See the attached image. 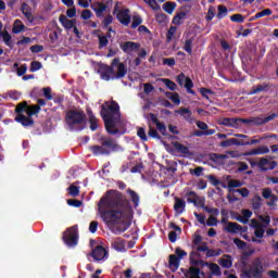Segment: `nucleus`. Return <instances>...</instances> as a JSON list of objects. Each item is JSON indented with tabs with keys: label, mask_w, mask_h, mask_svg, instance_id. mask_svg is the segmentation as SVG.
<instances>
[{
	"label": "nucleus",
	"mask_w": 278,
	"mask_h": 278,
	"mask_svg": "<svg viewBox=\"0 0 278 278\" xmlns=\"http://www.w3.org/2000/svg\"><path fill=\"white\" fill-rule=\"evenodd\" d=\"M122 51L124 53H127L130 55V53H134V51H139L140 50V43L135 42V41H125L124 43L121 45Z\"/></svg>",
	"instance_id": "dca6fc26"
},
{
	"label": "nucleus",
	"mask_w": 278,
	"mask_h": 278,
	"mask_svg": "<svg viewBox=\"0 0 278 278\" xmlns=\"http://www.w3.org/2000/svg\"><path fill=\"white\" fill-rule=\"evenodd\" d=\"M217 10H218V13H217V18H225V16H227L228 14V10H227V7L223 5V4H219L217 7Z\"/></svg>",
	"instance_id": "ea45409f"
},
{
	"label": "nucleus",
	"mask_w": 278,
	"mask_h": 278,
	"mask_svg": "<svg viewBox=\"0 0 278 278\" xmlns=\"http://www.w3.org/2000/svg\"><path fill=\"white\" fill-rule=\"evenodd\" d=\"M194 256H199V253L197 252H191L190 254V264L191 266H210L207 262H204L203 260H197Z\"/></svg>",
	"instance_id": "cd10ccee"
},
{
	"label": "nucleus",
	"mask_w": 278,
	"mask_h": 278,
	"mask_svg": "<svg viewBox=\"0 0 278 278\" xmlns=\"http://www.w3.org/2000/svg\"><path fill=\"white\" fill-rule=\"evenodd\" d=\"M99 39V49H103L106 45L110 43L108 36H98Z\"/></svg>",
	"instance_id": "3c124183"
},
{
	"label": "nucleus",
	"mask_w": 278,
	"mask_h": 278,
	"mask_svg": "<svg viewBox=\"0 0 278 278\" xmlns=\"http://www.w3.org/2000/svg\"><path fill=\"white\" fill-rule=\"evenodd\" d=\"M26 114L29 117L36 116V114H40V105H37V104L29 105L28 104V106L26 109Z\"/></svg>",
	"instance_id": "72a5a7b5"
},
{
	"label": "nucleus",
	"mask_w": 278,
	"mask_h": 278,
	"mask_svg": "<svg viewBox=\"0 0 278 278\" xmlns=\"http://www.w3.org/2000/svg\"><path fill=\"white\" fill-rule=\"evenodd\" d=\"M175 270H177L179 268V260H184V257H186V255H188L187 251L181 250L180 248H176L175 250Z\"/></svg>",
	"instance_id": "c85d7f7f"
},
{
	"label": "nucleus",
	"mask_w": 278,
	"mask_h": 278,
	"mask_svg": "<svg viewBox=\"0 0 278 278\" xmlns=\"http://www.w3.org/2000/svg\"><path fill=\"white\" fill-rule=\"evenodd\" d=\"M191 203L194 207H202V210H205V197L198 195L195 200H191Z\"/></svg>",
	"instance_id": "e433bc0d"
},
{
	"label": "nucleus",
	"mask_w": 278,
	"mask_h": 278,
	"mask_svg": "<svg viewBox=\"0 0 278 278\" xmlns=\"http://www.w3.org/2000/svg\"><path fill=\"white\" fill-rule=\"evenodd\" d=\"M222 268H231L233 266V262L231 261V255H226V258H222L219 261Z\"/></svg>",
	"instance_id": "4c0bfd02"
},
{
	"label": "nucleus",
	"mask_w": 278,
	"mask_h": 278,
	"mask_svg": "<svg viewBox=\"0 0 278 278\" xmlns=\"http://www.w3.org/2000/svg\"><path fill=\"white\" fill-rule=\"evenodd\" d=\"M129 9H123L117 12L116 18L119 21L121 25L124 27H128L129 23H131V15H129Z\"/></svg>",
	"instance_id": "f8f14e48"
},
{
	"label": "nucleus",
	"mask_w": 278,
	"mask_h": 278,
	"mask_svg": "<svg viewBox=\"0 0 278 278\" xmlns=\"http://www.w3.org/2000/svg\"><path fill=\"white\" fill-rule=\"evenodd\" d=\"M175 151L177 153H181L182 155H185V157H190V155H192V152H190V148L179 143V142H175Z\"/></svg>",
	"instance_id": "393cba45"
},
{
	"label": "nucleus",
	"mask_w": 278,
	"mask_h": 278,
	"mask_svg": "<svg viewBox=\"0 0 278 278\" xmlns=\"http://www.w3.org/2000/svg\"><path fill=\"white\" fill-rule=\"evenodd\" d=\"M126 192H127V194L130 195L134 206L138 207V205H140V195H138V193L131 189H127Z\"/></svg>",
	"instance_id": "f704fd0d"
},
{
	"label": "nucleus",
	"mask_w": 278,
	"mask_h": 278,
	"mask_svg": "<svg viewBox=\"0 0 278 278\" xmlns=\"http://www.w3.org/2000/svg\"><path fill=\"white\" fill-rule=\"evenodd\" d=\"M101 117L104 122V127L108 134L116 136L118 134V128H116V123H121V106L118 102L112 101L105 102L101 105Z\"/></svg>",
	"instance_id": "f03ea898"
},
{
	"label": "nucleus",
	"mask_w": 278,
	"mask_h": 278,
	"mask_svg": "<svg viewBox=\"0 0 278 278\" xmlns=\"http://www.w3.org/2000/svg\"><path fill=\"white\" fill-rule=\"evenodd\" d=\"M113 249H115V251H125V241L121 239H116L113 242Z\"/></svg>",
	"instance_id": "a19ab883"
},
{
	"label": "nucleus",
	"mask_w": 278,
	"mask_h": 278,
	"mask_svg": "<svg viewBox=\"0 0 278 278\" xmlns=\"http://www.w3.org/2000/svg\"><path fill=\"white\" fill-rule=\"evenodd\" d=\"M203 210L204 212H207V214H212L213 216H218V214H220V211L218 208L205 206Z\"/></svg>",
	"instance_id": "bf43d9fd"
},
{
	"label": "nucleus",
	"mask_w": 278,
	"mask_h": 278,
	"mask_svg": "<svg viewBox=\"0 0 278 278\" xmlns=\"http://www.w3.org/2000/svg\"><path fill=\"white\" fill-rule=\"evenodd\" d=\"M22 14L27 18L28 23H34V14H31V7L26 2L22 3Z\"/></svg>",
	"instance_id": "5701e85b"
},
{
	"label": "nucleus",
	"mask_w": 278,
	"mask_h": 278,
	"mask_svg": "<svg viewBox=\"0 0 278 278\" xmlns=\"http://www.w3.org/2000/svg\"><path fill=\"white\" fill-rule=\"evenodd\" d=\"M232 23H244V15L237 13L230 16Z\"/></svg>",
	"instance_id": "de8ad7c7"
},
{
	"label": "nucleus",
	"mask_w": 278,
	"mask_h": 278,
	"mask_svg": "<svg viewBox=\"0 0 278 278\" xmlns=\"http://www.w3.org/2000/svg\"><path fill=\"white\" fill-rule=\"evenodd\" d=\"M42 91H43V97H46L47 101H51V99H53L50 87L43 88Z\"/></svg>",
	"instance_id": "338daca9"
},
{
	"label": "nucleus",
	"mask_w": 278,
	"mask_h": 278,
	"mask_svg": "<svg viewBox=\"0 0 278 278\" xmlns=\"http://www.w3.org/2000/svg\"><path fill=\"white\" fill-rule=\"evenodd\" d=\"M99 73L101 75V79L104 81H110L112 79V76L114 75V66L106 65V64H101Z\"/></svg>",
	"instance_id": "9d476101"
},
{
	"label": "nucleus",
	"mask_w": 278,
	"mask_h": 278,
	"mask_svg": "<svg viewBox=\"0 0 278 278\" xmlns=\"http://www.w3.org/2000/svg\"><path fill=\"white\" fill-rule=\"evenodd\" d=\"M262 194L264 199H271V197H275L271 188H264Z\"/></svg>",
	"instance_id": "13d9d810"
},
{
	"label": "nucleus",
	"mask_w": 278,
	"mask_h": 278,
	"mask_svg": "<svg viewBox=\"0 0 278 278\" xmlns=\"http://www.w3.org/2000/svg\"><path fill=\"white\" fill-rule=\"evenodd\" d=\"M191 10H192V7L190 5H184L182 8H180L175 15V25L176 26L184 25Z\"/></svg>",
	"instance_id": "6e6552de"
},
{
	"label": "nucleus",
	"mask_w": 278,
	"mask_h": 278,
	"mask_svg": "<svg viewBox=\"0 0 278 278\" xmlns=\"http://www.w3.org/2000/svg\"><path fill=\"white\" fill-rule=\"evenodd\" d=\"M257 166L262 173H266V170H275V168H277V163L275 161H269L266 157H262L257 163Z\"/></svg>",
	"instance_id": "9b49d317"
},
{
	"label": "nucleus",
	"mask_w": 278,
	"mask_h": 278,
	"mask_svg": "<svg viewBox=\"0 0 278 278\" xmlns=\"http://www.w3.org/2000/svg\"><path fill=\"white\" fill-rule=\"evenodd\" d=\"M223 250L218 249V250H214V249H210L206 250V257H218V255H220V252Z\"/></svg>",
	"instance_id": "8fccbe9b"
},
{
	"label": "nucleus",
	"mask_w": 278,
	"mask_h": 278,
	"mask_svg": "<svg viewBox=\"0 0 278 278\" xmlns=\"http://www.w3.org/2000/svg\"><path fill=\"white\" fill-rule=\"evenodd\" d=\"M186 210V201L175 198V212L176 214H182Z\"/></svg>",
	"instance_id": "c756f323"
},
{
	"label": "nucleus",
	"mask_w": 278,
	"mask_h": 278,
	"mask_svg": "<svg viewBox=\"0 0 278 278\" xmlns=\"http://www.w3.org/2000/svg\"><path fill=\"white\" fill-rule=\"evenodd\" d=\"M266 153H270V149H268V147L263 146V147H258L256 149L250 150L248 152H245L247 156H251V155H266Z\"/></svg>",
	"instance_id": "4be33fe9"
},
{
	"label": "nucleus",
	"mask_w": 278,
	"mask_h": 278,
	"mask_svg": "<svg viewBox=\"0 0 278 278\" xmlns=\"http://www.w3.org/2000/svg\"><path fill=\"white\" fill-rule=\"evenodd\" d=\"M242 275L247 278H263L264 277V264L261 257L254 258L249 268L242 270Z\"/></svg>",
	"instance_id": "39448f33"
},
{
	"label": "nucleus",
	"mask_w": 278,
	"mask_h": 278,
	"mask_svg": "<svg viewBox=\"0 0 278 278\" xmlns=\"http://www.w3.org/2000/svg\"><path fill=\"white\" fill-rule=\"evenodd\" d=\"M68 194L71 197H79V187L75 186V185H71L68 188Z\"/></svg>",
	"instance_id": "49530a36"
},
{
	"label": "nucleus",
	"mask_w": 278,
	"mask_h": 278,
	"mask_svg": "<svg viewBox=\"0 0 278 278\" xmlns=\"http://www.w3.org/2000/svg\"><path fill=\"white\" fill-rule=\"evenodd\" d=\"M83 204L84 202H81V200H76V199L67 200V205H70L71 207H81Z\"/></svg>",
	"instance_id": "09e8293b"
},
{
	"label": "nucleus",
	"mask_w": 278,
	"mask_h": 278,
	"mask_svg": "<svg viewBox=\"0 0 278 278\" xmlns=\"http://www.w3.org/2000/svg\"><path fill=\"white\" fill-rule=\"evenodd\" d=\"M112 66H117V72H114V75L112 76V79H123L125 75H127V67L125 66V63H121V59L115 58L112 61Z\"/></svg>",
	"instance_id": "1a4fd4ad"
},
{
	"label": "nucleus",
	"mask_w": 278,
	"mask_h": 278,
	"mask_svg": "<svg viewBox=\"0 0 278 278\" xmlns=\"http://www.w3.org/2000/svg\"><path fill=\"white\" fill-rule=\"evenodd\" d=\"M79 236L74 228H68L63 235V242H65L66 247H77V240Z\"/></svg>",
	"instance_id": "0eeeda50"
},
{
	"label": "nucleus",
	"mask_w": 278,
	"mask_h": 278,
	"mask_svg": "<svg viewBox=\"0 0 278 278\" xmlns=\"http://www.w3.org/2000/svg\"><path fill=\"white\" fill-rule=\"evenodd\" d=\"M233 242H235L236 247H238V249H247V243L242 239L235 238Z\"/></svg>",
	"instance_id": "e2e57ef3"
},
{
	"label": "nucleus",
	"mask_w": 278,
	"mask_h": 278,
	"mask_svg": "<svg viewBox=\"0 0 278 278\" xmlns=\"http://www.w3.org/2000/svg\"><path fill=\"white\" fill-rule=\"evenodd\" d=\"M106 194L98 203L100 217L113 233H125L130 226L125 220L134 214V207L127 197L118 190H109Z\"/></svg>",
	"instance_id": "f257e3e1"
},
{
	"label": "nucleus",
	"mask_w": 278,
	"mask_h": 278,
	"mask_svg": "<svg viewBox=\"0 0 278 278\" xmlns=\"http://www.w3.org/2000/svg\"><path fill=\"white\" fill-rule=\"evenodd\" d=\"M137 136L143 141L147 142V140H149V137H147V131L144 130V128L140 127L137 131Z\"/></svg>",
	"instance_id": "5fc2aeb1"
},
{
	"label": "nucleus",
	"mask_w": 278,
	"mask_h": 278,
	"mask_svg": "<svg viewBox=\"0 0 278 278\" xmlns=\"http://www.w3.org/2000/svg\"><path fill=\"white\" fill-rule=\"evenodd\" d=\"M91 257H93L96 262H101L108 257V250L102 245H97L91 252Z\"/></svg>",
	"instance_id": "4468645a"
},
{
	"label": "nucleus",
	"mask_w": 278,
	"mask_h": 278,
	"mask_svg": "<svg viewBox=\"0 0 278 278\" xmlns=\"http://www.w3.org/2000/svg\"><path fill=\"white\" fill-rule=\"evenodd\" d=\"M162 81L169 90H175V84L170 79L163 78Z\"/></svg>",
	"instance_id": "774afa93"
},
{
	"label": "nucleus",
	"mask_w": 278,
	"mask_h": 278,
	"mask_svg": "<svg viewBox=\"0 0 278 278\" xmlns=\"http://www.w3.org/2000/svg\"><path fill=\"white\" fill-rule=\"evenodd\" d=\"M225 231L228 233H238V231L244 233L247 231V227H242L238 223L228 222V225L225 227Z\"/></svg>",
	"instance_id": "a211bd4d"
},
{
	"label": "nucleus",
	"mask_w": 278,
	"mask_h": 278,
	"mask_svg": "<svg viewBox=\"0 0 278 278\" xmlns=\"http://www.w3.org/2000/svg\"><path fill=\"white\" fill-rule=\"evenodd\" d=\"M0 38H3V42L10 49H14V45L12 43V35L8 31L0 33Z\"/></svg>",
	"instance_id": "2f4dec72"
},
{
	"label": "nucleus",
	"mask_w": 278,
	"mask_h": 278,
	"mask_svg": "<svg viewBox=\"0 0 278 278\" xmlns=\"http://www.w3.org/2000/svg\"><path fill=\"white\" fill-rule=\"evenodd\" d=\"M219 125H224V127H233L235 129H238V118L224 117L219 121Z\"/></svg>",
	"instance_id": "a878e982"
},
{
	"label": "nucleus",
	"mask_w": 278,
	"mask_h": 278,
	"mask_svg": "<svg viewBox=\"0 0 278 278\" xmlns=\"http://www.w3.org/2000/svg\"><path fill=\"white\" fill-rule=\"evenodd\" d=\"M142 168H144V165L142 163H138L131 167L130 173H142Z\"/></svg>",
	"instance_id": "0e129e2a"
},
{
	"label": "nucleus",
	"mask_w": 278,
	"mask_h": 278,
	"mask_svg": "<svg viewBox=\"0 0 278 278\" xmlns=\"http://www.w3.org/2000/svg\"><path fill=\"white\" fill-rule=\"evenodd\" d=\"M273 88V84L270 83H263L255 85L251 88L249 94H258V92H268Z\"/></svg>",
	"instance_id": "f3484780"
},
{
	"label": "nucleus",
	"mask_w": 278,
	"mask_h": 278,
	"mask_svg": "<svg viewBox=\"0 0 278 278\" xmlns=\"http://www.w3.org/2000/svg\"><path fill=\"white\" fill-rule=\"evenodd\" d=\"M277 118V114L273 113L267 117H252V125H266V123H270V121H275Z\"/></svg>",
	"instance_id": "412c9836"
},
{
	"label": "nucleus",
	"mask_w": 278,
	"mask_h": 278,
	"mask_svg": "<svg viewBox=\"0 0 278 278\" xmlns=\"http://www.w3.org/2000/svg\"><path fill=\"white\" fill-rule=\"evenodd\" d=\"M59 22L64 27V29H67V30L73 29L77 25V20L76 18L68 20L66 17V15H64V14H61L59 16Z\"/></svg>",
	"instance_id": "6ab92c4d"
},
{
	"label": "nucleus",
	"mask_w": 278,
	"mask_h": 278,
	"mask_svg": "<svg viewBox=\"0 0 278 278\" xmlns=\"http://www.w3.org/2000/svg\"><path fill=\"white\" fill-rule=\"evenodd\" d=\"M149 121H151L152 125L156 126V129L162 134V136H166V125L164 123H161L160 119L157 118V115L154 113H149L148 114Z\"/></svg>",
	"instance_id": "ddd939ff"
},
{
	"label": "nucleus",
	"mask_w": 278,
	"mask_h": 278,
	"mask_svg": "<svg viewBox=\"0 0 278 278\" xmlns=\"http://www.w3.org/2000/svg\"><path fill=\"white\" fill-rule=\"evenodd\" d=\"M163 10L167 13V14H173V12H175V2H166L163 5Z\"/></svg>",
	"instance_id": "a18cd8bd"
},
{
	"label": "nucleus",
	"mask_w": 278,
	"mask_h": 278,
	"mask_svg": "<svg viewBox=\"0 0 278 278\" xmlns=\"http://www.w3.org/2000/svg\"><path fill=\"white\" fill-rule=\"evenodd\" d=\"M251 223L254 225V227L256 228L254 231V236L256 238H264V228H262V224H260L256 219H252Z\"/></svg>",
	"instance_id": "7c9ffc66"
},
{
	"label": "nucleus",
	"mask_w": 278,
	"mask_h": 278,
	"mask_svg": "<svg viewBox=\"0 0 278 278\" xmlns=\"http://www.w3.org/2000/svg\"><path fill=\"white\" fill-rule=\"evenodd\" d=\"M168 268L172 273H175V254L169 255Z\"/></svg>",
	"instance_id": "69168bd1"
},
{
	"label": "nucleus",
	"mask_w": 278,
	"mask_h": 278,
	"mask_svg": "<svg viewBox=\"0 0 278 278\" xmlns=\"http://www.w3.org/2000/svg\"><path fill=\"white\" fill-rule=\"evenodd\" d=\"M42 68V63L38 61H33L30 63V73H36V71H40Z\"/></svg>",
	"instance_id": "864d4df0"
},
{
	"label": "nucleus",
	"mask_w": 278,
	"mask_h": 278,
	"mask_svg": "<svg viewBox=\"0 0 278 278\" xmlns=\"http://www.w3.org/2000/svg\"><path fill=\"white\" fill-rule=\"evenodd\" d=\"M142 25V17L140 15H134L132 16V23H131V28L136 29L137 27H140Z\"/></svg>",
	"instance_id": "79ce46f5"
},
{
	"label": "nucleus",
	"mask_w": 278,
	"mask_h": 278,
	"mask_svg": "<svg viewBox=\"0 0 278 278\" xmlns=\"http://www.w3.org/2000/svg\"><path fill=\"white\" fill-rule=\"evenodd\" d=\"M177 84H179L181 87L186 88L188 94H197L192 88H194V83H192V79L190 77H186V74L180 73L176 77Z\"/></svg>",
	"instance_id": "423d86ee"
},
{
	"label": "nucleus",
	"mask_w": 278,
	"mask_h": 278,
	"mask_svg": "<svg viewBox=\"0 0 278 278\" xmlns=\"http://www.w3.org/2000/svg\"><path fill=\"white\" fill-rule=\"evenodd\" d=\"M216 134L215 129H208V130H194L192 136H195L197 138H201L203 136H214Z\"/></svg>",
	"instance_id": "c9c22d12"
},
{
	"label": "nucleus",
	"mask_w": 278,
	"mask_h": 278,
	"mask_svg": "<svg viewBox=\"0 0 278 278\" xmlns=\"http://www.w3.org/2000/svg\"><path fill=\"white\" fill-rule=\"evenodd\" d=\"M100 146H91L90 151L94 155H110L112 153H116L118 151H123V148L115 139L111 137H101Z\"/></svg>",
	"instance_id": "20e7f679"
},
{
	"label": "nucleus",
	"mask_w": 278,
	"mask_h": 278,
	"mask_svg": "<svg viewBox=\"0 0 278 278\" xmlns=\"http://www.w3.org/2000/svg\"><path fill=\"white\" fill-rule=\"evenodd\" d=\"M175 36V26H170L166 34V42H170Z\"/></svg>",
	"instance_id": "680f3d73"
},
{
	"label": "nucleus",
	"mask_w": 278,
	"mask_h": 278,
	"mask_svg": "<svg viewBox=\"0 0 278 278\" xmlns=\"http://www.w3.org/2000/svg\"><path fill=\"white\" fill-rule=\"evenodd\" d=\"M27 108H28V104L27 102H22L20 104H17V106L15 108V112L18 116V114H23V112H27Z\"/></svg>",
	"instance_id": "c03bdc74"
},
{
	"label": "nucleus",
	"mask_w": 278,
	"mask_h": 278,
	"mask_svg": "<svg viewBox=\"0 0 278 278\" xmlns=\"http://www.w3.org/2000/svg\"><path fill=\"white\" fill-rule=\"evenodd\" d=\"M271 14H273V10L264 9L263 11L256 13V17L264 18V16H270Z\"/></svg>",
	"instance_id": "6e6d98bb"
},
{
	"label": "nucleus",
	"mask_w": 278,
	"mask_h": 278,
	"mask_svg": "<svg viewBox=\"0 0 278 278\" xmlns=\"http://www.w3.org/2000/svg\"><path fill=\"white\" fill-rule=\"evenodd\" d=\"M16 123H21V125H23V127H33L34 125V118L28 116H25L23 114H18L15 117Z\"/></svg>",
	"instance_id": "aec40b11"
},
{
	"label": "nucleus",
	"mask_w": 278,
	"mask_h": 278,
	"mask_svg": "<svg viewBox=\"0 0 278 278\" xmlns=\"http://www.w3.org/2000/svg\"><path fill=\"white\" fill-rule=\"evenodd\" d=\"M176 114H179L189 125H194L197 119L192 117V111L190 109L180 108L179 110L175 111Z\"/></svg>",
	"instance_id": "2eb2a0df"
},
{
	"label": "nucleus",
	"mask_w": 278,
	"mask_h": 278,
	"mask_svg": "<svg viewBox=\"0 0 278 278\" xmlns=\"http://www.w3.org/2000/svg\"><path fill=\"white\" fill-rule=\"evenodd\" d=\"M21 31H25V24H23V21L21 20H15L13 23L12 33L21 34Z\"/></svg>",
	"instance_id": "473e14b6"
},
{
	"label": "nucleus",
	"mask_w": 278,
	"mask_h": 278,
	"mask_svg": "<svg viewBox=\"0 0 278 278\" xmlns=\"http://www.w3.org/2000/svg\"><path fill=\"white\" fill-rule=\"evenodd\" d=\"M208 268L212 275H214L215 277H220V275H223V271H220V266H218V264L216 263L208 264Z\"/></svg>",
	"instance_id": "58836bf2"
},
{
	"label": "nucleus",
	"mask_w": 278,
	"mask_h": 278,
	"mask_svg": "<svg viewBox=\"0 0 278 278\" xmlns=\"http://www.w3.org/2000/svg\"><path fill=\"white\" fill-rule=\"evenodd\" d=\"M105 10H108V7L104 3L100 2L98 4V8L94 9L96 16H98V18L101 17V15L105 12Z\"/></svg>",
	"instance_id": "37998d69"
},
{
	"label": "nucleus",
	"mask_w": 278,
	"mask_h": 278,
	"mask_svg": "<svg viewBox=\"0 0 278 278\" xmlns=\"http://www.w3.org/2000/svg\"><path fill=\"white\" fill-rule=\"evenodd\" d=\"M112 23H114V17L112 15H106L103 21H102V25L103 27H110V25H112Z\"/></svg>",
	"instance_id": "4d7b16f0"
},
{
	"label": "nucleus",
	"mask_w": 278,
	"mask_h": 278,
	"mask_svg": "<svg viewBox=\"0 0 278 278\" xmlns=\"http://www.w3.org/2000/svg\"><path fill=\"white\" fill-rule=\"evenodd\" d=\"M241 140L236 138H230L228 140L222 141L219 143V147L227 149V147H241Z\"/></svg>",
	"instance_id": "bb28decb"
},
{
	"label": "nucleus",
	"mask_w": 278,
	"mask_h": 278,
	"mask_svg": "<svg viewBox=\"0 0 278 278\" xmlns=\"http://www.w3.org/2000/svg\"><path fill=\"white\" fill-rule=\"evenodd\" d=\"M228 188H242V181L238 180V179H231L228 181Z\"/></svg>",
	"instance_id": "603ef678"
},
{
	"label": "nucleus",
	"mask_w": 278,
	"mask_h": 278,
	"mask_svg": "<svg viewBox=\"0 0 278 278\" xmlns=\"http://www.w3.org/2000/svg\"><path fill=\"white\" fill-rule=\"evenodd\" d=\"M65 123L72 131H84L88 123V116L84 111L70 110L65 114Z\"/></svg>",
	"instance_id": "7ed1b4c3"
},
{
	"label": "nucleus",
	"mask_w": 278,
	"mask_h": 278,
	"mask_svg": "<svg viewBox=\"0 0 278 278\" xmlns=\"http://www.w3.org/2000/svg\"><path fill=\"white\" fill-rule=\"evenodd\" d=\"M87 114L89 116V125L91 131H97V129H99V119H97V116H94V113H92L91 110H88Z\"/></svg>",
	"instance_id": "b1692460"
},
{
	"label": "nucleus",
	"mask_w": 278,
	"mask_h": 278,
	"mask_svg": "<svg viewBox=\"0 0 278 278\" xmlns=\"http://www.w3.org/2000/svg\"><path fill=\"white\" fill-rule=\"evenodd\" d=\"M204 170H205V168H203L202 166H198L194 169H191L190 173H191V175H195V177H201V175H203Z\"/></svg>",
	"instance_id": "052dcab7"
}]
</instances>
